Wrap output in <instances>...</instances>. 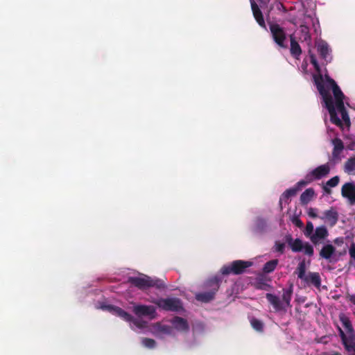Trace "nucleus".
<instances>
[{
  "label": "nucleus",
  "mask_w": 355,
  "mask_h": 355,
  "mask_svg": "<svg viewBox=\"0 0 355 355\" xmlns=\"http://www.w3.org/2000/svg\"><path fill=\"white\" fill-rule=\"evenodd\" d=\"M309 57L311 63L313 64L315 70L318 72V74H314L313 76L314 84L322 98L326 108L329 111L331 122L338 127L343 128V123L338 116L336 112L337 110L340 113L344 123L346 126L349 127L351 124L350 119L348 112L345 107L344 103L341 104L340 107V105H334L333 98L329 91L326 89L324 85L323 76L321 73V69L315 55L311 54Z\"/></svg>",
  "instance_id": "obj_1"
},
{
  "label": "nucleus",
  "mask_w": 355,
  "mask_h": 355,
  "mask_svg": "<svg viewBox=\"0 0 355 355\" xmlns=\"http://www.w3.org/2000/svg\"><path fill=\"white\" fill-rule=\"evenodd\" d=\"M128 282L140 290L151 287L157 289H164L166 288L164 280L157 277L153 278L147 275H144V277H130Z\"/></svg>",
  "instance_id": "obj_2"
},
{
  "label": "nucleus",
  "mask_w": 355,
  "mask_h": 355,
  "mask_svg": "<svg viewBox=\"0 0 355 355\" xmlns=\"http://www.w3.org/2000/svg\"><path fill=\"white\" fill-rule=\"evenodd\" d=\"M101 308L103 310L108 311L114 315H116L126 322H132L137 327L142 329L146 327L147 322L139 319L134 318L130 313L125 311L119 306L114 305H104Z\"/></svg>",
  "instance_id": "obj_3"
},
{
  "label": "nucleus",
  "mask_w": 355,
  "mask_h": 355,
  "mask_svg": "<svg viewBox=\"0 0 355 355\" xmlns=\"http://www.w3.org/2000/svg\"><path fill=\"white\" fill-rule=\"evenodd\" d=\"M220 279L215 277L209 279L207 283V287L209 288V291L198 293L196 295V299L202 302L207 303L214 299L216 292L220 287Z\"/></svg>",
  "instance_id": "obj_4"
},
{
  "label": "nucleus",
  "mask_w": 355,
  "mask_h": 355,
  "mask_svg": "<svg viewBox=\"0 0 355 355\" xmlns=\"http://www.w3.org/2000/svg\"><path fill=\"white\" fill-rule=\"evenodd\" d=\"M253 263L250 261L236 260L228 265L223 266L220 272L223 275H241L245 272L248 268L252 266Z\"/></svg>",
  "instance_id": "obj_5"
},
{
  "label": "nucleus",
  "mask_w": 355,
  "mask_h": 355,
  "mask_svg": "<svg viewBox=\"0 0 355 355\" xmlns=\"http://www.w3.org/2000/svg\"><path fill=\"white\" fill-rule=\"evenodd\" d=\"M297 277L299 279L304 281L306 284H312L317 288L321 286V278L318 272H309L306 275V264L304 261L299 263L297 268Z\"/></svg>",
  "instance_id": "obj_6"
},
{
  "label": "nucleus",
  "mask_w": 355,
  "mask_h": 355,
  "mask_svg": "<svg viewBox=\"0 0 355 355\" xmlns=\"http://www.w3.org/2000/svg\"><path fill=\"white\" fill-rule=\"evenodd\" d=\"M159 308L166 311H179L182 310L181 300L176 297L160 298L153 301Z\"/></svg>",
  "instance_id": "obj_7"
},
{
  "label": "nucleus",
  "mask_w": 355,
  "mask_h": 355,
  "mask_svg": "<svg viewBox=\"0 0 355 355\" xmlns=\"http://www.w3.org/2000/svg\"><path fill=\"white\" fill-rule=\"evenodd\" d=\"M269 28L272 37L277 45L280 48L286 49L288 46L285 43L286 41V33L284 28L276 23H270Z\"/></svg>",
  "instance_id": "obj_8"
},
{
  "label": "nucleus",
  "mask_w": 355,
  "mask_h": 355,
  "mask_svg": "<svg viewBox=\"0 0 355 355\" xmlns=\"http://www.w3.org/2000/svg\"><path fill=\"white\" fill-rule=\"evenodd\" d=\"M330 170L331 168L329 163L320 165L308 173L302 180L307 185L315 180H320L326 177L330 173Z\"/></svg>",
  "instance_id": "obj_9"
},
{
  "label": "nucleus",
  "mask_w": 355,
  "mask_h": 355,
  "mask_svg": "<svg viewBox=\"0 0 355 355\" xmlns=\"http://www.w3.org/2000/svg\"><path fill=\"white\" fill-rule=\"evenodd\" d=\"M341 195L346 198L351 205H355V184L347 182L342 186Z\"/></svg>",
  "instance_id": "obj_10"
},
{
  "label": "nucleus",
  "mask_w": 355,
  "mask_h": 355,
  "mask_svg": "<svg viewBox=\"0 0 355 355\" xmlns=\"http://www.w3.org/2000/svg\"><path fill=\"white\" fill-rule=\"evenodd\" d=\"M132 311L138 317L149 316L150 318H154L156 313L154 306L141 304L134 306Z\"/></svg>",
  "instance_id": "obj_11"
},
{
  "label": "nucleus",
  "mask_w": 355,
  "mask_h": 355,
  "mask_svg": "<svg viewBox=\"0 0 355 355\" xmlns=\"http://www.w3.org/2000/svg\"><path fill=\"white\" fill-rule=\"evenodd\" d=\"M306 183L304 182L302 180L296 183V184L290 189H286L280 197V202L284 200L286 202H288L289 198L291 197L295 196L297 193L300 191L303 187H304Z\"/></svg>",
  "instance_id": "obj_12"
},
{
  "label": "nucleus",
  "mask_w": 355,
  "mask_h": 355,
  "mask_svg": "<svg viewBox=\"0 0 355 355\" xmlns=\"http://www.w3.org/2000/svg\"><path fill=\"white\" fill-rule=\"evenodd\" d=\"M329 235L327 227L324 225L317 227L314 233L310 236V240L314 245L320 243V240L325 239Z\"/></svg>",
  "instance_id": "obj_13"
},
{
  "label": "nucleus",
  "mask_w": 355,
  "mask_h": 355,
  "mask_svg": "<svg viewBox=\"0 0 355 355\" xmlns=\"http://www.w3.org/2000/svg\"><path fill=\"white\" fill-rule=\"evenodd\" d=\"M324 216L320 217L322 220H324L331 227L334 226L338 220V213L334 207H331L330 209L326 210L324 212Z\"/></svg>",
  "instance_id": "obj_14"
},
{
  "label": "nucleus",
  "mask_w": 355,
  "mask_h": 355,
  "mask_svg": "<svg viewBox=\"0 0 355 355\" xmlns=\"http://www.w3.org/2000/svg\"><path fill=\"white\" fill-rule=\"evenodd\" d=\"M316 48L320 58L327 63L329 62L328 58L331 52L328 44L325 41L321 40L317 43Z\"/></svg>",
  "instance_id": "obj_15"
},
{
  "label": "nucleus",
  "mask_w": 355,
  "mask_h": 355,
  "mask_svg": "<svg viewBox=\"0 0 355 355\" xmlns=\"http://www.w3.org/2000/svg\"><path fill=\"white\" fill-rule=\"evenodd\" d=\"M332 144L334 145V149L332 151V160L340 161V153L344 149L343 142L340 139L335 138L332 140Z\"/></svg>",
  "instance_id": "obj_16"
},
{
  "label": "nucleus",
  "mask_w": 355,
  "mask_h": 355,
  "mask_svg": "<svg viewBox=\"0 0 355 355\" xmlns=\"http://www.w3.org/2000/svg\"><path fill=\"white\" fill-rule=\"evenodd\" d=\"M266 297L268 302L272 305L275 311H279L282 310H286L285 306L284 305V304L282 303L279 297L272 293H266Z\"/></svg>",
  "instance_id": "obj_17"
},
{
  "label": "nucleus",
  "mask_w": 355,
  "mask_h": 355,
  "mask_svg": "<svg viewBox=\"0 0 355 355\" xmlns=\"http://www.w3.org/2000/svg\"><path fill=\"white\" fill-rule=\"evenodd\" d=\"M251 7L254 17L255 18L257 22L259 24L260 26L266 28V24L263 14L261 10L259 9L258 5L254 1H251Z\"/></svg>",
  "instance_id": "obj_18"
},
{
  "label": "nucleus",
  "mask_w": 355,
  "mask_h": 355,
  "mask_svg": "<svg viewBox=\"0 0 355 355\" xmlns=\"http://www.w3.org/2000/svg\"><path fill=\"white\" fill-rule=\"evenodd\" d=\"M336 252V248L331 244H325L320 251L321 258L330 261L332 256Z\"/></svg>",
  "instance_id": "obj_19"
},
{
  "label": "nucleus",
  "mask_w": 355,
  "mask_h": 355,
  "mask_svg": "<svg viewBox=\"0 0 355 355\" xmlns=\"http://www.w3.org/2000/svg\"><path fill=\"white\" fill-rule=\"evenodd\" d=\"M331 88L334 98H335V104L334 105H340L344 103V98L345 95L341 91L339 86L335 83L331 86L329 87Z\"/></svg>",
  "instance_id": "obj_20"
},
{
  "label": "nucleus",
  "mask_w": 355,
  "mask_h": 355,
  "mask_svg": "<svg viewBox=\"0 0 355 355\" xmlns=\"http://www.w3.org/2000/svg\"><path fill=\"white\" fill-rule=\"evenodd\" d=\"M268 280L270 279L265 275L260 274L256 277L254 286L257 290L266 291L270 288V285L266 283Z\"/></svg>",
  "instance_id": "obj_21"
},
{
  "label": "nucleus",
  "mask_w": 355,
  "mask_h": 355,
  "mask_svg": "<svg viewBox=\"0 0 355 355\" xmlns=\"http://www.w3.org/2000/svg\"><path fill=\"white\" fill-rule=\"evenodd\" d=\"M289 37L291 41V54L293 57L298 59L302 54V49L293 35H291Z\"/></svg>",
  "instance_id": "obj_22"
},
{
  "label": "nucleus",
  "mask_w": 355,
  "mask_h": 355,
  "mask_svg": "<svg viewBox=\"0 0 355 355\" xmlns=\"http://www.w3.org/2000/svg\"><path fill=\"white\" fill-rule=\"evenodd\" d=\"M172 323L175 328L177 329L178 330L183 331H187L189 330V327L188 322L187 320H185L183 318L175 316L173 319Z\"/></svg>",
  "instance_id": "obj_23"
},
{
  "label": "nucleus",
  "mask_w": 355,
  "mask_h": 355,
  "mask_svg": "<svg viewBox=\"0 0 355 355\" xmlns=\"http://www.w3.org/2000/svg\"><path fill=\"white\" fill-rule=\"evenodd\" d=\"M315 191L313 188L306 189L300 196V203L302 205H307L314 197Z\"/></svg>",
  "instance_id": "obj_24"
},
{
  "label": "nucleus",
  "mask_w": 355,
  "mask_h": 355,
  "mask_svg": "<svg viewBox=\"0 0 355 355\" xmlns=\"http://www.w3.org/2000/svg\"><path fill=\"white\" fill-rule=\"evenodd\" d=\"M293 294V286H291L289 288L283 289L282 295V303L285 306V309L287 307H291V301Z\"/></svg>",
  "instance_id": "obj_25"
},
{
  "label": "nucleus",
  "mask_w": 355,
  "mask_h": 355,
  "mask_svg": "<svg viewBox=\"0 0 355 355\" xmlns=\"http://www.w3.org/2000/svg\"><path fill=\"white\" fill-rule=\"evenodd\" d=\"M340 320L347 331V334H351V338L355 336V332L349 319L344 315L340 316Z\"/></svg>",
  "instance_id": "obj_26"
},
{
  "label": "nucleus",
  "mask_w": 355,
  "mask_h": 355,
  "mask_svg": "<svg viewBox=\"0 0 355 355\" xmlns=\"http://www.w3.org/2000/svg\"><path fill=\"white\" fill-rule=\"evenodd\" d=\"M344 171L349 175L355 173V156L349 157L345 162Z\"/></svg>",
  "instance_id": "obj_27"
},
{
  "label": "nucleus",
  "mask_w": 355,
  "mask_h": 355,
  "mask_svg": "<svg viewBox=\"0 0 355 355\" xmlns=\"http://www.w3.org/2000/svg\"><path fill=\"white\" fill-rule=\"evenodd\" d=\"M278 259H272L266 262L263 267V272L266 274L273 272L278 265Z\"/></svg>",
  "instance_id": "obj_28"
},
{
  "label": "nucleus",
  "mask_w": 355,
  "mask_h": 355,
  "mask_svg": "<svg viewBox=\"0 0 355 355\" xmlns=\"http://www.w3.org/2000/svg\"><path fill=\"white\" fill-rule=\"evenodd\" d=\"M304 243L300 239H295L292 243L291 248L295 252H301L303 250Z\"/></svg>",
  "instance_id": "obj_29"
},
{
  "label": "nucleus",
  "mask_w": 355,
  "mask_h": 355,
  "mask_svg": "<svg viewBox=\"0 0 355 355\" xmlns=\"http://www.w3.org/2000/svg\"><path fill=\"white\" fill-rule=\"evenodd\" d=\"M345 349L349 355H355V336L350 338L348 344H345Z\"/></svg>",
  "instance_id": "obj_30"
},
{
  "label": "nucleus",
  "mask_w": 355,
  "mask_h": 355,
  "mask_svg": "<svg viewBox=\"0 0 355 355\" xmlns=\"http://www.w3.org/2000/svg\"><path fill=\"white\" fill-rule=\"evenodd\" d=\"M339 336L342 340L343 345L344 347H345V344H348L350 342L351 334H345L341 328H338Z\"/></svg>",
  "instance_id": "obj_31"
},
{
  "label": "nucleus",
  "mask_w": 355,
  "mask_h": 355,
  "mask_svg": "<svg viewBox=\"0 0 355 355\" xmlns=\"http://www.w3.org/2000/svg\"><path fill=\"white\" fill-rule=\"evenodd\" d=\"M251 325L257 331H262L263 329V322L256 318H253L251 320Z\"/></svg>",
  "instance_id": "obj_32"
},
{
  "label": "nucleus",
  "mask_w": 355,
  "mask_h": 355,
  "mask_svg": "<svg viewBox=\"0 0 355 355\" xmlns=\"http://www.w3.org/2000/svg\"><path fill=\"white\" fill-rule=\"evenodd\" d=\"M142 345L149 349H153L156 346V342L155 340L148 338H144L142 340Z\"/></svg>",
  "instance_id": "obj_33"
},
{
  "label": "nucleus",
  "mask_w": 355,
  "mask_h": 355,
  "mask_svg": "<svg viewBox=\"0 0 355 355\" xmlns=\"http://www.w3.org/2000/svg\"><path fill=\"white\" fill-rule=\"evenodd\" d=\"M300 32L302 33V37H303L304 41H308L311 40V35L309 33V30L308 26L302 25L300 26Z\"/></svg>",
  "instance_id": "obj_34"
},
{
  "label": "nucleus",
  "mask_w": 355,
  "mask_h": 355,
  "mask_svg": "<svg viewBox=\"0 0 355 355\" xmlns=\"http://www.w3.org/2000/svg\"><path fill=\"white\" fill-rule=\"evenodd\" d=\"M303 250L304 253L309 257H312L314 254V250L313 246L308 242L304 243Z\"/></svg>",
  "instance_id": "obj_35"
},
{
  "label": "nucleus",
  "mask_w": 355,
  "mask_h": 355,
  "mask_svg": "<svg viewBox=\"0 0 355 355\" xmlns=\"http://www.w3.org/2000/svg\"><path fill=\"white\" fill-rule=\"evenodd\" d=\"M313 230L314 227L313 223L311 221L307 222L304 231L305 236L310 238V236L313 234Z\"/></svg>",
  "instance_id": "obj_36"
},
{
  "label": "nucleus",
  "mask_w": 355,
  "mask_h": 355,
  "mask_svg": "<svg viewBox=\"0 0 355 355\" xmlns=\"http://www.w3.org/2000/svg\"><path fill=\"white\" fill-rule=\"evenodd\" d=\"M340 178L336 175L329 179L326 183L327 186H329L330 187H335L338 184Z\"/></svg>",
  "instance_id": "obj_37"
},
{
  "label": "nucleus",
  "mask_w": 355,
  "mask_h": 355,
  "mask_svg": "<svg viewBox=\"0 0 355 355\" xmlns=\"http://www.w3.org/2000/svg\"><path fill=\"white\" fill-rule=\"evenodd\" d=\"M285 249V244L284 243H280L277 241L275 243V250L281 254L284 253Z\"/></svg>",
  "instance_id": "obj_38"
},
{
  "label": "nucleus",
  "mask_w": 355,
  "mask_h": 355,
  "mask_svg": "<svg viewBox=\"0 0 355 355\" xmlns=\"http://www.w3.org/2000/svg\"><path fill=\"white\" fill-rule=\"evenodd\" d=\"M257 226L260 230H263L266 226V221L263 218H258L257 220Z\"/></svg>",
  "instance_id": "obj_39"
},
{
  "label": "nucleus",
  "mask_w": 355,
  "mask_h": 355,
  "mask_svg": "<svg viewBox=\"0 0 355 355\" xmlns=\"http://www.w3.org/2000/svg\"><path fill=\"white\" fill-rule=\"evenodd\" d=\"M325 80L327 83V87L326 88L329 91V88L330 86H331L333 84H335L336 81L332 79L328 74L324 75Z\"/></svg>",
  "instance_id": "obj_40"
},
{
  "label": "nucleus",
  "mask_w": 355,
  "mask_h": 355,
  "mask_svg": "<svg viewBox=\"0 0 355 355\" xmlns=\"http://www.w3.org/2000/svg\"><path fill=\"white\" fill-rule=\"evenodd\" d=\"M292 222L297 227L300 228L303 227V223L298 217H293V218L292 219Z\"/></svg>",
  "instance_id": "obj_41"
},
{
  "label": "nucleus",
  "mask_w": 355,
  "mask_h": 355,
  "mask_svg": "<svg viewBox=\"0 0 355 355\" xmlns=\"http://www.w3.org/2000/svg\"><path fill=\"white\" fill-rule=\"evenodd\" d=\"M349 254L351 258L355 259V243H352L349 250Z\"/></svg>",
  "instance_id": "obj_42"
},
{
  "label": "nucleus",
  "mask_w": 355,
  "mask_h": 355,
  "mask_svg": "<svg viewBox=\"0 0 355 355\" xmlns=\"http://www.w3.org/2000/svg\"><path fill=\"white\" fill-rule=\"evenodd\" d=\"M158 327H159V330L160 331L163 332V333L169 334L170 331H171V329L168 326H166V325H163V326L158 325Z\"/></svg>",
  "instance_id": "obj_43"
},
{
  "label": "nucleus",
  "mask_w": 355,
  "mask_h": 355,
  "mask_svg": "<svg viewBox=\"0 0 355 355\" xmlns=\"http://www.w3.org/2000/svg\"><path fill=\"white\" fill-rule=\"evenodd\" d=\"M308 214L310 217L311 218H317L318 217V215L317 214L315 213V209H313V208H310L309 211H308Z\"/></svg>",
  "instance_id": "obj_44"
},
{
  "label": "nucleus",
  "mask_w": 355,
  "mask_h": 355,
  "mask_svg": "<svg viewBox=\"0 0 355 355\" xmlns=\"http://www.w3.org/2000/svg\"><path fill=\"white\" fill-rule=\"evenodd\" d=\"M286 243L288 244V245L291 247L292 243H293L294 240L291 234H288L285 237Z\"/></svg>",
  "instance_id": "obj_45"
},
{
  "label": "nucleus",
  "mask_w": 355,
  "mask_h": 355,
  "mask_svg": "<svg viewBox=\"0 0 355 355\" xmlns=\"http://www.w3.org/2000/svg\"><path fill=\"white\" fill-rule=\"evenodd\" d=\"M322 189H323L324 191L328 194H330L331 193L330 187L327 186V183L323 186Z\"/></svg>",
  "instance_id": "obj_46"
},
{
  "label": "nucleus",
  "mask_w": 355,
  "mask_h": 355,
  "mask_svg": "<svg viewBox=\"0 0 355 355\" xmlns=\"http://www.w3.org/2000/svg\"><path fill=\"white\" fill-rule=\"evenodd\" d=\"M334 242L338 245L342 244L343 243V238H342V237L336 238V239H334Z\"/></svg>",
  "instance_id": "obj_47"
},
{
  "label": "nucleus",
  "mask_w": 355,
  "mask_h": 355,
  "mask_svg": "<svg viewBox=\"0 0 355 355\" xmlns=\"http://www.w3.org/2000/svg\"><path fill=\"white\" fill-rule=\"evenodd\" d=\"M352 302L355 304V297L352 298Z\"/></svg>",
  "instance_id": "obj_48"
},
{
  "label": "nucleus",
  "mask_w": 355,
  "mask_h": 355,
  "mask_svg": "<svg viewBox=\"0 0 355 355\" xmlns=\"http://www.w3.org/2000/svg\"><path fill=\"white\" fill-rule=\"evenodd\" d=\"M334 355H340V354H338V353H336V354H335Z\"/></svg>",
  "instance_id": "obj_49"
}]
</instances>
